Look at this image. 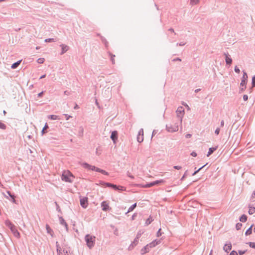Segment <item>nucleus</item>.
Segmentation results:
<instances>
[{"instance_id":"f257e3e1","label":"nucleus","mask_w":255,"mask_h":255,"mask_svg":"<svg viewBox=\"0 0 255 255\" xmlns=\"http://www.w3.org/2000/svg\"><path fill=\"white\" fill-rule=\"evenodd\" d=\"M5 224L10 230L15 237L17 238H20V233L17 230L16 227L9 220H6Z\"/></svg>"},{"instance_id":"f03ea898","label":"nucleus","mask_w":255,"mask_h":255,"mask_svg":"<svg viewBox=\"0 0 255 255\" xmlns=\"http://www.w3.org/2000/svg\"><path fill=\"white\" fill-rule=\"evenodd\" d=\"M82 166L85 168H86V169H88L89 170H91L93 171H95L96 172H100L102 174L106 175H109V173L108 172L106 171L105 170L101 169L99 168L96 167L95 166L91 165L86 162L83 163L82 164Z\"/></svg>"},{"instance_id":"7ed1b4c3","label":"nucleus","mask_w":255,"mask_h":255,"mask_svg":"<svg viewBox=\"0 0 255 255\" xmlns=\"http://www.w3.org/2000/svg\"><path fill=\"white\" fill-rule=\"evenodd\" d=\"M86 245L89 249H92L95 245V237L87 234L85 237Z\"/></svg>"},{"instance_id":"20e7f679","label":"nucleus","mask_w":255,"mask_h":255,"mask_svg":"<svg viewBox=\"0 0 255 255\" xmlns=\"http://www.w3.org/2000/svg\"><path fill=\"white\" fill-rule=\"evenodd\" d=\"M74 177L73 175L68 170L64 171L61 176V179L63 181L69 183L73 182L71 178Z\"/></svg>"},{"instance_id":"39448f33","label":"nucleus","mask_w":255,"mask_h":255,"mask_svg":"<svg viewBox=\"0 0 255 255\" xmlns=\"http://www.w3.org/2000/svg\"><path fill=\"white\" fill-rule=\"evenodd\" d=\"M176 115L177 117L179 119V123L180 125H182V119L183 118V116L184 115V109L183 107H179L176 111Z\"/></svg>"},{"instance_id":"423d86ee","label":"nucleus","mask_w":255,"mask_h":255,"mask_svg":"<svg viewBox=\"0 0 255 255\" xmlns=\"http://www.w3.org/2000/svg\"><path fill=\"white\" fill-rule=\"evenodd\" d=\"M179 126L177 123H175L174 125L171 124L167 125L166 126V129L168 131L173 132L178 131Z\"/></svg>"},{"instance_id":"0eeeda50","label":"nucleus","mask_w":255,"mask_h":255,"mask_svg":"<svg viewBox=\"0 0 255 255\" xmlns=\"http://www.w3.org/2000/svg\"><path fill=\"white\" fill-rule=\"evenodd\" d=\"M163 182H164V180H162V179L159 180H156V181H153V182H151L150 183H148L146 184L145 185H143V187H145V188H149L150 187L158 185V184L163 183Z\"/></svg>"},{"instance_id":"6e6552de","label":"nucleus","mask_w":255,"mask_h":255,"mask_svg":"<svg viewBox=\"0 0 255 255\" xmlns=\"http://www.w3.org/2000/svg\"><path fill=\"white\" fill-rule=\"evenodd\" d=\"M80 203L81 206L83 208L86 209L88 205V199L87 197H83L80 198Z\"/></svg>"},{"instance_id":"1a4fd4ad","label":"nucleus","mask_w":255,"mask_h":255,"mask_svg":"<svg viewBox=\"0 0 255 255\" xmlns=\"http://www.w3.org/2000/svg\"><path fill=\"white\" fill-rule=\"evenodd\" d=\"M243 76L242 78L241 83L240 84L242 87H244V86L246 85L248 81V75L247 73L245 71H243Z\"/></svg>"},{"instance_id":"9d476101","label":"nucleus","mask_w":255,"mask_h":255,"mask_svg":"<svg viewBox=\"0 0 255 255\" xmlns=\"http://www.w3.org/2000/svg\"><path fill=\"white\" fill-rule=\"evenodd\" d=\"M111 138L114 143H116L118 138V131L116 130L113 131L111 133Z\"/></svg>"},{"instance_id":"9b49d317","label":"nucleus","mask_w":255,"mask_h":255,"mask_svg":"<svg viewBox=\"0 0 255 255\" xmlns=\"http://www.w3.org/2000/svg\"><path fill=\"white\" fill-rule=\"evenodd\" d=\"M101 207L104 211H107L110 209L109 204L106 201H103L101 203Z\"/></svg>"},{"instance_id":"f8f14e48","label":"nucleus","mask_w":255,"mask_h":255,"mask_svg":"<svg viewBox=\"0 0 255 255\" xmlns=\"http://www.w3.org/2000/svg\"><path fill=\"white\" fill-rule=\"evenodd\" d=\"M161 243L160 240H155L152 241L151 243L148 244V246L150 248H152L155 247L156 245L159 244Z\"/></svg>"},{"instance_id":"ddd939ff","label":"nucleus","mask_w":255,"mask_h":255,"mask_svg":"<svg viewBox=\"0 0 255 255\" xmlns=\"http://www.w3.org/2000/svg\"><path fill=\"white\" fill-rule=\"evenodd\" d=\"M224 55L225 56V61L228 65H231L232 63V59L231 57H230V55L228 53H224Z\"/></svg>"},{"instance_id":"4468645a","label":"nucleus","mask_w":255,"mask_h":255,"mask_svg":"<svg viewBox=\"0 0 255 255\" xmlns=\"http://www.w3.org/2000/svg\"><path fill=\"white\" fill-rule=\"evenodd\" d=\"M231 249H232V245L230 243L229 244H225L223 248L224 251L227 253H228L229 252V251L230 250H231Z\"/></svg>"},{"instance_id":"2eb2a0df","label":"nucleus","mask_w":255,"mask_h":255,"mask_svg":"<svg viewBox=\"0 0 255 255\" xmlns=\"http://www.w3.org/2000/svg\"><path fill=\"white\" fill-rule=\"evenodd\" d=\"M60 46L61 47V49H62L61 55L63 54L69 49V47L66 45L62 44L60 45Z\"/></svg>"},{"instance_id":"dca6fc26","label":"nucleus","mask_w":255,"mask_h":255,"mask_svg":"<svg viewBox=\"0 0 255 255\" xmlns=\"http://www.w3.org/2000/svg\"><path fill=\"white\" fill-rule=\"evenodd\" d=\"M217 146L209 148V151L207 154V156L209 157L210 155H211L216 150H217Z\"/></svg>"},{"instance_id":"f3484780","label":"nucleus","mask_w":255,"mask_h":255,"mask_svg":"<svg viewBox=\"0 0 255 255\" xmlns=\"http://www.w3.org/2000/svg\"><path fill=\"white\" fill-rule=\"evenodd\" d=\"M150 249V248H149V247L148 246V245H147L146 246H145L144 248H143L141 249V254H144L146 253H148Z\"/></svg>"},{"instance_id":"a211bd4d","label":"nucleus","mask_w":255,"mask_h":255,"mask_svg":"<svg viewBox=\"0 0 255 255\" xmlns=\"http://www.w3.org/2000/svg\"><path fill=\"white\" fill-rule=\"evenodd\" d=\"M6 193L8 195V196L11 198L12 202L13 203H16V201L15 200V196L14 194L11 193L10 191H8L6 192Z\"/></svg>"},{"instance_id":"6ab92c4d","label":"nucleus","mask_w":255,"mask_h":255,"mask_svg":"<svg viewBox=\"0 0 255 255\" xmlns=\"http://www.w3.org/2000/svg\"><path fill=\"white\" fill-rule=\"evenodd\" d=\"M46 229L47 233L50 234L51 236H53V231L48 224L46 225Z\"/></svg>"},{"instance_id":"aec40b11","label":"nucleus","mask_w":255,"mask_h":255,"mask_svg":"<svg viewBox=\"0 0 255 255\" xmlns=\"http://www.w3.org/2000/svg\"><path fill=\"white\" fill-rule=\"evenodd\" d=\"M56 246L57 248V252L59 255H62L61 248L58 244V242H56Z\"/></svg>"},{"instance_id":"412c9836","label":"nucleus","mask_w":255,"mask_h":255,"mask_svg":"<svg viewBox=\"0 0 255 255\" xmlns=\"http://www.w3.org/2000/svg\"><path fill=\"white\" fill-rule=\"evenodd\" d=\"M100 184L103 186H106L107 187H111V188L113 187V186L114 185L113 184H112L110 183H108V182H105L103 181H101Z\"/></svg>"},{"instance_id":"4be33fe9","label":"nucleus","mask_w":255,"mask_h":255,"mask_svg":"<svg viewBox=\"0 0 255 255\" xmlns=\"http://www.w3.org/2000/svg\"><path fill=\"white\" fill-rule=\"evenodd\" d=\"M21 62V60H19V61L14 63L13 64H12L11 68L12 69L16 68L19 66V65L20 64Z\"/></svg>"},{"instance_id":"5701e85b","label":"nucleus","mask_w":255,"mask_h":255,"mask_svg":"<svg viewBox=\"0 0 255 255\" xmlns=\"http://www.w3.org/2000/svg\"><path fill=\"white\" fill-rule=\"evenodd\" d=\"M247 216L244 214V215H242L240 218V221L242 222H246L247 220Z\"/></svg>"},{"instance_id":"b1692460","label":"nucleus","mask_w":255,"mask_h":255,"mask_svg":"<svg viewBox=\"0 0 255 255\" xmlns=\"http://www.w3.org/2000/svg\"><path fill=\"white\" fill-rule=\"evenodd\" d=\"M253 227V225H251V226L246 231V232L245 233L246 236L250 235L252 233Z\"/></svg>"},{"instance_id":"393cba45","label":"nucleus","mask_w":255,"mask_h":255,"mask_svg":"<svg viewBox=\"0 0 255 255\" xmlns=\"http://www.w3.org/2000/svg\"><path fill=\"white\" fill-rule=\"evenodd\" d=\"M59 221H60V223L61 225L65 226V227L66 228V229H67V223H66V222L65 221V220L62 218V217H60L59 218Z\"/></svg>"},{"instance_id":"a878e982","label":"nucleus","mask_w":255,"mask_h":255,"mask_svg":"<svg viewBox=\"0 0 255 255\" xmlns=\"http://www.w3.org/2000/svg\"><path fill=\"white\" fill-rule=\"evenodd\" d=\"M114 189L116 190H124V187L123 186H118L114 184L113 187H112Z\"/></svg>"},{"instance_id":"bb28decb","label":"nucleus","mask_w":255,"mask_h":255,"mask_svg":"<svg viewBox=\"0 0 255 255\" xmlns=\"http://www.w3.org/2000/svg\"><path fill=\"white\" fill-rule=\"evenodd\" d=\"M136 207V203H134L133 205H132L128 209V212L127 213L130 212L132 211Z\"/></svg>"},{"instance_id":"cd10ccee","label":"nucleus","mask_w":255,"mask_h":255,"mask_svg":"<svg viewBox=\"0 0 255 255\" xmlns=\"http://www.w3.org/2000/svg\"><path fill=\"white\" fill-rule=\"evenodd\" d=\"M255 212V207L249 206V214L252 215Z\"/></svg>"},{"instance_id":"c85d7f7f","label":"nucleus","mask_w":255,"mask_h":255,"mask_svg":"<svg viewBox=\"0 0 255 255\" xmlns=\"http://www.w3.org/2000/svg\"><path fill=\"white\" fill-rule=\"evenodd\" d=\"M48 128L49 127H48V126L47 124L46 123L45 126H44V127H43L42 131H41V133H42V135L44 134L45 132H46V131H45V130L46 129Z\"/></svg>"},{"instance_id":"c756f323","label":"nucleus","mask_w":255,"mask_h":255,"mask_svg":"<svg viewBox=\"0 0 255 255\" xmlns=\"http://www.w3.org/2000/svg\"><path fill=\"white\" fill-rule=\"evenodd\" d=\"M208 164H205L204 165L202 166L201 167H200V168H199L198 170H197L196 171H195L193 174H192V176H194L198 172H199V171H200L202 169H203V168H204L205 166H206V165H207Z\"/></svg>"},{"instance_id":"7c9ffc66","label":"nucleus","mask_w":255,"mask_h":255,"mask_svg":"<svg viewBox=\"0 0 255 255\" xmlns=\"http://www.w3.org/2000/svg\"><path fill=\"white\" fill-rule=\"evenodd\" d=\"M48 119L52 120H56L57 119H58L57 116L53 115L49 116Z\"/></svg>"},{"instance_id":"2f4dec72","label":"nucleus","mask_w":255,"mask_h":255,"mask_svg":"<svg viewBox=\"0 0 255 255\" xmlns=\"http://www.w3.org/2000/svg\"><path fill=\"white\" fill-rule=\"evenodd\" d=\"M6 126L4 124L2 123L0 121V129L4 130L6 129Z\"/></svg>"},{"instance_id":"473e14b6","label":"nucleus","mask_w":255,"mask_h":255,"mask_svg":"<svg viewBox=\"0 0 255 255\" xmlns=\"http://www.w3.org/2000/svg\"><path fill=\"white\" fill-rule=\"evenodd\" d=\"M138 242V239H137V238H135L133 242L131 243V246L133 247L134 246H136Z\"/></svg>"},{"instance_id":"72a5a7b5","label":"nucleus","mask_w":255,"mask_h":255,"mask_svg":"<svg viewBox=\"0 0 255 255\" xmlns=\"http://www.w3.org/2000/svg\"><path fill=\"white\" fill-rule=\"evenodd\" d=\"M199 1V0H190V4L195 5L197 4Z\"/></svg>"},{"instance_id":"f704fd0d","label":"nucleus","mask_w":255,"mask_h":255,"mask_svg":"<svg viewBox=\"0 0 255 255\" xmlns=\"http://www.w3.org/2000/svg\"><path fill=\"white\" fill-rule=\"evenodd\" d=\"M137 140L139 142H141L143 140V136H137Z\"/></svg>"},{"instance_id":"c9c22d12","label":"nucleus","mask_w":255,"mask_h":255,"mask_svg":"<svg viewBox=\"0 0 255 255\" xmlns=\"http://www.w3.org/2000/svg\"><path fill=\"white\" fill-rule=\"evenodd\" d=\"M242 227V224L241 223H238L236 225V228L237 230H240Z\"/></svg>"},{"instance_id":"e433bc0d","label":"nucleus","mask_w":255,"mask_h":255,"mask_svg":"<svg viewBox=\"0 0 255 255\" xmlns=\"http://www.w3.org/2000/svg\"><path fill=\"white\" fill-rule=\"evenodd\" d=\"M152 221V220L150 218H148L145 221V225L148 226L151 223Z\"/></svg>"},{"instance_id":"4c0bfd02","label":"nucleus","mask_w":255,"mask_h":255,"mask_svg":"<svg viewBox=\"0 0 255 255\" xmlns=\"http://www.w3.org/2000/svg\"><path fill=\"white\" fill-rule=\"evenodd\" d=\"M252 87H255V75L252 78Z\"/></svg>"},{"instance_id":"58836bf2","label":"nucleus","mask_w":255,"mask_h":255,"mask_svg":"<svg viewBox=\"0 0 255 255\" xmlns=\"http://www.w3.org/2000/svg\"><path fill=\"white\" fill-rule=\"evenodd\" d=\"M137 136H143V129L142 128H141L139 130Z\"/></svg>"},{"instance_id":"ea45409f","label":"nucleus","mask_w":255,"mask_h":255,"mask_svg":"<svg viewBox=\"0 0 255 255\" xmlns=\"http://www.w3.org/2000/svg\"><path fill=\"white\" fill-rule=\"evenodd\" d=\"M248 244L249 245L250 247L252 248H254V249H255V243H253V242H249L248 243Z\"/></svg>"},{"instance_id":"a19ab883","label":"nucleus","mask_w":255,"mask_h":255,"mask_svg":"<svg viewBox=\"0 0 255 255\" xmlns=\"http://www.w3.org/2000/svg\"><path fill=\"white\" fill-rule=\"evenodd\" d=\"M53 41H54V39L53 38H48L45 40V42H51Z\"/></svg>"},{"instance_id":"79ce46f5","label":"nucleus","mask_w":255,"mask_h":255,"mask_svg":"<svg viewBox=\"0 0 255 255\" xmlns=\"http://www.w3.org/2000/svg\"><path fill=\"white\" fill-rule=\"evenodd\" d=\"M44 58H39L38 60H37V62L39 64H42L44 62Z\"/></svg>"},{"instance_id":"37998d69","label":"nucleus","mask_w":255,"mask_h":255,"mask_svg":"<svg viewBox=\"0 0 255 255\" xmlns=\"http://www.w3.org/2000/svg\"><path fill=\"white\" fill-rule=\"evenodd\" d=\"M161 229H159L158 230V232H157V234H156L157 237H159L161 236L162 233L161 232Z\"/></svg>"},{"instance_id":"c03bdc74","label":"nucleus","mask_w":255,"mask_h":255,"mask_svg":"<svg viewBox=\"0 0 255 255\" xmlns=\"http://www.w3.org/2000/svg\"><path fill=\"white\" fill-rule=\"evenodd\" d=\"M220 128H218L215 131V133L217 135H218L220 133Z\"/></svg>"},{"instance_id":"a18cd8bd","label":"nucleus","mask_w":255,"mask_h":255,"mask_svg":"<svg viewBox=\"0 0 255 255\" xmlns=\"http://www.w3.org/2000/svg\"><path fill=\"white\" fill-rule=\"evenodd\" d=\"M235 71L236 73H239L240 72V69L237 66H235Z\"/></svg>"},{"instance_id":"49530a36","label":"nucleus","mask_w":255,"mask_h":255,"mask_svg":"<svg viewBox=\"0 0 255 255\" xmlns=\"http://www.w3.org/2000/svg\"><path fill=\"white\" fill-rule=\"evenodd\" d=\"M246 253V251H239V254L240 255H243Z\"/></svg>"},{"instance_id":"de8ad7c7","label":"nucleus","mask_w":255,"mask_h":255,"mask_svg":"<svg viewBox=\"0 0 255 255\" xmlns=\"http://www.w3.org/2000/svg\"><path fill=\"white\" fill-rule=\"evenodd\" d=\"M64 116L65 117L66 120H68L70 118H71V116H70L67 114H64Z\"/></svg>"},{"instance_id":"09e8293b","label":"nucleus","mask_w":255,"mask_h":255,"mask_svg":"<svg viewBox=\"0 0 255 255\" xmlns=\"http://www.w3.org/2000/svg\"><path fill=\"white\" fill-rule=\"evenodd\" d=\"M185 44V43L183 42H181L180 43H178L176 44V45L177 46H184V45Z\"/></svg>"},{"instance_id":"8fccbe9b","label":"nucleus","mask_w":255,"mask_h":255,"mask_svg":"<svg viewBox=\"0 0 255 255\" xmlns=\"http://www.w3.org/2000/svg\"><path fill=\"white\" fill-rule=\"evenodd\" d=\"M230 255H238V254L235 251H233L230 253Z\"/></svg>"},{"instance_id":"3c124183","label":"nucleus","mask_w":255,"mask_h":255,"mask_svg":"<svg viewBox=\"0 0 255 255\" xmlns=\"http://www.w3.org/2000/svg\"><path fill=\"white\" fill-rule=\"evenodd\" d=\"M243 99H244V101H247V100H248V95H244L243 96Z\"/></svg>"},{"instance_id":"603ef678","label":"nucleus","mask_w":255,"mask_h":255,"mask_svg":"<svg viewBox=\"0 0 255 255\" xmlns=\"http://www.w3.org/2000/svg\"><path fill=\"white\" fill-rule=\"evenodd\" d=\"M115 57V55H112V57H111V61L112 62V63L113 64H114L115 63V59L114 58V57Z\"/></svg>"},{"instance_id":"864d4df0","label":"nucleus","mask_w":255,"mask_h":255,"mask_svg":"<svg viewBox=\"0 0 255 255\" xmlns=\"http://www.w3.org/2000/svg\"><path fill=\"white\" fill-rule=\"evenodd\" d=\"M191 155L193 157H196L197 156V153L195 151H192L191 153Z\"/></svg>"},{"instance_id":"5fc2aeb1","label":"nucleus","mask_w":255,"mask_h":255,"mask_svg":"<svg viewBox=\"0 0 255 255\" xmlns=\"http://www.w3.org/2000/svg\"><path fill=\"white\" fill-rule=\"evenodd\" d=\"M246 88V85L244 86V87H243L242 88H241L240 89V92H243L245 90Z\"/></svg>"},{"instance_id":"6e6d98bb","label":"nucleus","mask_w":255,"mask_h":255,"mask_svg":"<svg viewBox=\"0 0 255 255\" xmlns=\"http://www.w3.org/2000/svg\"><path fill=\"white\" fill-rule=\"evenodd\" d=\"M173 168L175 169L179 170L181 169V167L180 166H174Z\"/></svg>"},{"instance_id":"4d7b16f0","label":"nucleus","mask_w":255,"mask_h":255,"mask_svg":"<svg viewBox=\"0 0 255 255\" xmlns=\"http://www.w3.org/2000/svg\"><path fill=\"white\" fill-rule=\"evenodd\" d=\"M141 233L138 232L136 235V238H137V239H139V238L141 237Z\"/></svg>"},{"instance_id":"13d9d810","label":"nucleus","mask_w":255,"mask_h":255,"mask_svg":"<svg viewBox=\"0 0 255 255\" xmlns=\"http://www.w3.org/2000/svg\"><path fill=\"white\" fill-rule=\"evenodd\" d=\"M55 204H56V209H57V210L58 212H60V208H59V206L58 205V204H57V203H56V202H55Z\"/></svg>"},{"instance_id":"bf43d9fd","label":"nucleus","mask_w":255,"mask_h":255,"mask_svg":"<svg viewBox=\"0 0 255 255\" xmlns=\"http://www.w3.org/2000/svg\"><path fill=\"white\" fill-rule=\"evenodd\" d=\"M187 171H186L185 174H184V175L182 177L181 179V180H183L184 178L185 177L186 175V174H187Z\"/></svg>"},{"instance_id":"052dcab7","label":"nucleus","mask_w":255,"mask_h":255,"mask_svg":"<svg viewBox=\"0 0 255 255\" xmlns=\"http://www.w3.org/2000/svg\"><path fill=\"white\" fill-rule=\"evenodd\" d=\"M224 126V120H222L221 122V124H220V126L221 127H223Z\"/></svg>"},{"instance_id":"680f3d73","label":"nucleus","mask_w":255,"mask_h":255,"mask_svg":"<svg viewBox=\"0 0 255 255\" xmlns=\"http://www.w3.org/2000/svg\"><path fill=\"white\" fill-rule=\"evenodd\" d=\"M136 216H137V214H135V213H134V214L132 215V220H134V219H135V217H136Z\"/></svg>"},{"instance_id":"e2e57ef3","label":"nucleus","mask_w":255,"mask_h":255,"mask_svg":"<svg viewBox=\"0 0 255 255\" xmlns=\"http://www.w3.org/2000/svg\"><path fill=\"white\" fill-rule=\"evenodd\" d=\"M173 61H181V59L179 58H175L173 60Z\"/></svg>"},{"instance_id":"0e129e2a","label":"nucleus","mask_w":255,"mask_h":255,"mask_svg":"<svg viewBox=\"0 0 255 255\" xmlns=\"http://www.w3.org/2000/svg\"><path fill=\"white\" fill-rule=\"evenodd\" d=\"M157 131L156 130H153V131H152V137L154 135H155V134H156Z\"/></svg>"},{"instance_id":"69168bd1","label":"nucleus","mask_w":255,"mask_h":255,"mask_svg":"<svg viewBox=\"0 0 255 255\" xmlns=\"http://www.w3.org/2000/svg\"><path fill=\"white\" fill-rule=\"evenodd\" d=\"M70 92L69 91H65L64 92V94L66 95H69L70 94Z\"/></svg>"},{"instance_id":"338daca9","label":"nucleus","mask_w":255,"mask_h":255,"mask_svg":"<svg viewBox=\"0 0 255 255\" xmlns=\"http://www.w3.org/2000/svg\"><path fill=\"white\" fill-rule=\"evenodd\" d=\"M43 94V92H41L38 94V97H41Z\"/></svg>"},{"instance_id":"774afa93","label":"nucleus","mask_w":255,"mask_h":255,"mask_svg":"<svg viewBox=\"0 0 255 255\" xmlns=\"http://www.w3.org/2000/svg\"><path fill=\"white\" fill-rule=\"evenodd\" d=\"M128 176L130 178H131V179H133L134 178V176L131 175L129 172H128Z\"/></svg>"}]
</instances>
